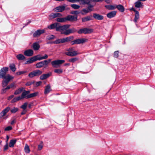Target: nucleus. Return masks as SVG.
<instances>
[{"instance_id":"nucleus-40","label":"nucleus","mask_w":155,"mask_h":155,"mask_svg":"<svg viewBox=\"0 0 155 155\" xmlns=\"http://www.w3.org/2000/svg\"><path fill=\"white\" fill-rule=\"evenodd\" d=\"M54 38V36L53 35H51L47 36L46 38V39L47 40H50L53 39Z\"/></svg>"},{"instance_id":"nucleus-56","label":"nucleus","mask_w":155,"mask_h":155,"mask_svg":"<svg viewBox=\"0 0 155 155\" xmlns=\"http://www.w3.org/2000/svg\"><path fill=\"white\" fill-rule=\"evenodd\" d=\"M7 89H8L7 88H6V87L5 88L3 89L2 91V93L3 94L5 93L6 92Z\"/></svg>"},{"instance_id":"nucleus-30","label":"nucleus","mask_w":155,"mask_h":155,"mask_svg":"<svg viewBox=\"0 0 155 155\" xmlns=\"http://www.w3.org/2000/svg\"><path fill=\"white\" fill-rule=\"evenodd\" d=\"M38 92H36L30 94L27 96V98H29L34 97L38 94Z\"/></svg>"},{"instance_id":"nucleus-26","label":"nucleus","mask_w":155,"mask_h":155,"mask_svg":"<svg viewBox=\"0 0 155 155\" xmlns=\"http://www.w3.org/2000/svg\"><path fill=\"white\" fill-rule=\"evenodd\" d=\"M56 21L59 22H64L66 21V17L64 18H58L56 19Z\"/></svg>"},{"instance_id":"nucleus-64","label":"nucleus","mask_w":155,"mask_h":155,"mask_svg":"<svg viewBox=\"0 0 155 155\" xmlns=\"http://www.w3.org/2000/svg\"><path fill=\"white\" fill-rule=\"evenodd\" d=\"M131 10H133V11H134L135 12V11H137V10H136L134 8H132L131 9Z\"/></svg>"},{"instance_id":"nucleus-24","label":"nucleus","mask_w":155,"mask_h":155,"mask_svg":"<svg viewBox=\"0 0 155 155\" xmlns=\"http://www.w3.org/2000/svg\"><path fill=\"white\" fill-rule=\"evenodd\" d=\"M120 12H123L124 11V8L123 5H116V8Z\"/></svg>"},{"instance_id":"nucleus-60","label":"nucleus","mask_w":155,"mask_h":155,"mask_svg":"<svg viewBox=\"0 0 155 155\" xmlns=\"http://www.w3.org/2000/svg\"><path fill=\"white\" fill-rule=\"evenodd\" d=\"M26 112V110H24L21 113V115H23L25 114Z\"/></svg>"},{"instance_id":"nucleus-10","label":"nucleus","mask_w":155,"mask_h":155,"mask_svg":"<svg viewBox=\"0 0 155 155\" xmlns=\"http://www.w3.org/2000/svg\"><path fill=\"white\" fill-rule=\"evenodd\" d=\"M35 61L39 60L40 61L42 60L48 58V56L46 54H45L44 56H41L40 54H38L37 55L34 56Z\"/></svg>"},{"instance_id":"nucleus-39","label":"nucleus","mask_w":155,"mask_h":155,"mask_svg":"<svg viewBox=\"0 0 155 155\" xmlns=\"http://www.w3.org/2000/svg\"><path fill=\"white\" fill-rule=\"evenodd\" d=\"M91 19V18L89 16H87L83 18L82 19V21L83 22H86L87 21L90 20Z\"/></svg>"},{"instance_id":"nucleus-2","label":"nucleus","mask_w":155,"mask_h":155,"mask_svg":"<svg viewBox=\"0 0 155 155\" xmlns=\"http://www.w3.org/2000/svg\"><path fill=\"white\" fill-rule=\"evenodd\" d=\"M70 27V25H65L61 26L59 24L58 28L57 29V31L61 32V33L62 34L68 35L77 31L76 29L74 28L68 29Z\"/></svg>"},{"instance_id":"nucleus-55","label":"nucleus","mask_w":155,"mask_h":155,"mask_svg":"<svg viewBox=\"0 0 155 155\" xmlns=\"http://www.w3.org/2000/svg\"><path fill=\"white\" fill-rule=\"evenodd\" d=\"M42 83V82L41 81L37 82L36 83V86H38L40 85Z\"/></svg>"},{"instance_id":"nucleus-12","label":"nucleus","mask_w":155,"mask_h":155,"mask_svg":"<svg viewBox=\"0 0 155 155\" xmlns=\"http://www.w3.org/2000/svg\"><path fill=\"white\" fill-rule=\"evenodd\" d=\"M59 23H55L48 26V28L50 29H55L56 30L58 28Z\"/></svg>"},{"instance_id":"nucleus-15","label":"nucleus","mask_w":155,"mask_h":155,"mask_svg":"<svg viewBox=\"0 0 155 155\" xmlns=\"http://www.w3.org/2000/svg\"><path fill=\"white\" fill-rule=\"evenodd\" d=\"M65 8L64 6H59L54 8V10L56 12H62L64 10Z\"/></svg>"},{"instance_id":"nucleus-28","label":"nucleus","mask_w":155,"mask_h":155,"mask_svg":"<svg viewBox=\"0 0 155 155\" xmlns=\"http://www.w3.org/2000/svg\"><path fill=\"white\" fill-rule=\"evenodd\" d=\"M16 141L17 140L16 139H13L10 140L9 143V147H13L14 144L16 143Z\"/></svg>"},{"instance_id":"nucleus-6","label":"nucleus","mask_w":155,"mask_h":155,"mask_svg":"<svg viewBox=\"0 0 155 155\" xmlns=\"http://www.w3.org/2000/svg\"><path fill=\"white\" fill-rule=\"evenodd\" d=\"M67 51L65 52V54L67 55L70 56H74L79 54L80 53L77 51H74L73 48H71L68 49Z\"/></svg>"},{"instance_id":"nucleus-45","label":"nucleus","mask_w":155,"mask_h":155,"mask_svg":"<svg viewBox=\"0 0 155 155\" xmlns=\"http://www.w3.org/2000/svg\"><path fill=\"white\" fill-rule=\"evenodd\" d=\"M26 71H18L16 73V74L17 75H20L21 74H23L26 73Z\"/></svg>"},{"instance_id":"nucleus-1","label":"nucleus","mask_w":155,"mask_h":155,"mask_svg":"<svg viewBox=\"0 0 155 155\" xmlns=\"http://www.w3.org/2000/svg\"><path fill=\"white\" fill-rule=\"evenodd\" d=\"M8 70L7 67H3L0 71V78L5 79L2 83V85L3 87L7 86L10 81L14 78V77L9 74H6Z\"/></svg>"},{"instance_id":"nucleus-49","label":"nucleus","mask_w":155,"mask_h":155,"mask_svg":"<svg viewBox=\"0 0 155 155\" xmlns=\"http://www.w3.org/2000/svg\"><path fill=\"white\" fill-rule=\"evenodd\" d=\"M12 129V127L11 126H9L5 129V131H9Z\"/></svg>"},{"instance_id":"nucleus-5","label":"nucleus","mask_w":155,"mask_h":155,"mask_svg":"<svg viewBox=\"0 0 155 155\" xmlns=\"http://www.w3.org/2000/svg\"><path fill=\"white\" fill-rule=\"evenodd\" d=\"M93 31L94 30L92 28H84L80 29L78 31V33L79 34H88L93 32Z\"/></svg>"},{"instance_id":"nucleus-34","label":"nucleus","mask_w":155,"mask_h":155,"mask_svg":"<svg viewBox=\"0 0 155 155\" xmlns=\"http://www.w3.org/2000/svg\"><path fill=\"white\" fill-rule=\"evenodd\" d=\"M24 150L26 153H29L30 152L29 147L27 144H26L25 145Z\"/></svg>"},{"instance_id":"nucleus-62","label":"nucleus","mask_w":155,"mask_h":155,"mask_svg":"<svg viewBox=\"0 0 155 155\" xmlns=\"http://www.w3.org/2000/svg\"><path fill=\"white\" fill-rule=\"evenodd\" d=\"M6 138H7V140H6V142L7 143H8L7 142L8 141V139L9 138V137L7 135V136H6Z\"/></svg>"},{"instance_id":"nucleus-61","label":"nucleus","mask_w":155,"mask_h":155,"mask_svg":"<svg viewBox=\"0 0 155 155\" xmlns=\"http://www.w3.org/2000/svg\"><path fill=\"white\" fill-rule=\"evenodd\" d=\"M70 65V64L69 63H66L65 64H64V66H69Z\"/></svg>"},{"instance_id":"nucleus-11","label":"nucleus","mask_w":155,"mask_h":155,"mask_svg":"<svg viewBox=\"0 0 155 155\" xmlns=\"http://www.w3.org/2000/svg\"><path fill=\"white\" fill-rule=\"evenodd\" d=\"M66 21H73L77 20V16L75 15H69L66 17Z\"/></svg>"},{"instance_id":"nucleus-59","label":"nucleus","mask_w":155,"mask_h":155,"mask_svg":"<svg viewBox=\"0 0 155 155\" xmlns=\"http://www.w3.org/2000/svg\"><path fill=\"white\" fill-rule=\"evenodd\" d=\"M16 122V121L15 120H13L11 123V124L12 125L13 124L15 123Z\"/></svg>"},{"instance_id":"nucleus-16","label":"nucleus","mask_w":155,"mask_h":155,"mask_svg":"<svg viewBox=\"0 0 155 155\" xmlns=\"http://www.w3.org/2000/svg\"><path fill=\"white\" fill-rule=\"evenodd\" d=\"M61 16H62V15L59 13H52L49 15V17L50 19Z\"/></svg>"},{"instance_id":"nucleus-36","label":"nucleus","mask_w":155,"mask_h":155,"mask_svg":"<svg viewBox=\"0 0 155 155\" xmlns=\"http://www.w3.org/2000/svg\"><path fill=\"white\" fill-rule=\"evenodd\" d=\"M71 6L72 8L75 9H78L80 7V5H77L76 4H71Z\"/></svg>"},{"instance_id":"nucleus-54","label":"nucleus","mask_w":155,"mask_h":155,"mask_svg":"<svg viewBox=\"0 0 155 155\" xmlns=\"http://www.w3.org/2000/svg\"><path fill=\"white\" fill-rule=\"evenodd\" d=\"M79 13V12H78V11H72L71 12V14H78Z\"/></svg>"},{"instance_id":"nucleus-21","label":"nucleus","mask_w":155,"mask_h":155,"mask_svg":"<svg viewBox=\"0 0 155 155\" xmlns=\"http://www.w3.org/2000/svg\"><path fill=\"white\" fill-rule=\"evenodd\" d=\"M51 91V87L49 85H48L46 87L44 93L47 94L49 93Z\"/></svg>"},{"instance_id":"nucleus-33","label":"nucleus","mask_w":155,"mask_h":155,"mask_svg":"<svg viewBox=\"0 0 155 155\" xmlns=\"http://www.w3.org/2000/svg\"><path fill=\"white\" fill-rule=\"evenodd\" d=\"M139 18V13L138 11H135V18L134 19V21L136 22H137V20Z\"/></svg>"},{"instance_id":"nucleus-35","label":"nucleus","mask_w":155,"mask_h":155,"mask_svg":"<svg viewBox=\"0 0 155 155\" xmlns=\"http://www.w3.org/2000/svg\"><path fill=\"white\" fill-rule=\"evenodd\" d=\"M63 70L61 69H56L54 70V72L58 74H61L63 72Z\"/></svg>"},{"instance_id":"nucleus-4","label":"nucleus","mask_w":155,"mask_h":155,"mask_svg":"<svg viewBox=\"0 0 155 155\" xmlns=\"http://www.w3.org/2000/svg\"><path fill=\"white\" fill-rule=\"evenodd\" d=\"M65 62L64 60H57L51 62V64L52 66L55 68L60 67L61 65Z\"/></svg>"},{"instance_id":"nucleus-32","label":"nucleus","mask_w":155,"mask_h":155,"mask_svg":"<svg viewBox=\"0 0 155 155\" xmlns=\"http://www.w3.org/2000/svg\"><path fill=\"white\" fill-rule=\"evenodd\" d=\"M35 61H36L34 57H33L28 59L27 61V64H31Z\"/></svg>"},{"instance_id":"nucleus-17","label":"nucleus","mask_w":155,"mask_h":155,"mask_svg":"<svg viewBox=\"0 0 155 155\" xmlns=\"http://www.w3.org/2000/svg\"><path fill=\"white\" fill-rule=\"evenodd\" d=\"M51 60V59H49L48 60H45L44 61H41L43 67H46L48 65V64L50 62Z\"/></svg>"},{"instance_id":"nucleus-41","label":"nucleus","mask_w":155,"mask_h":155,"mask_svg":"<svg viewBox=\"0 0 155 155\" xmlns=\"http://www.w3.org/2000/svg\"><path fill=\"white\" fill-rule=\"evenodd\" d=\"M18 110V108L17 107H14L10 110V111L12 113H15Z\"/></svg>"},{"instance_id":"nucleus-20","label":"nucleus","mask_w":155,"mask_h":155,"mask_svg":"<svg viewBox=\"0 0 155 155\" xmlns=\"http://www.w3.org/2000/svg\"><path fill=\"white\" fill-rule=\"evenodd\" d=\"M116 12L114 11L111 12L107 14V17L109 18H111L114 17L116 15Z\"/></svg>"},{"instance_id":"nucleus-31","label":"nucleus","mask_w":155,"mask_h":155,"mask_svg":"<svg viewBox=\"0 0 155 155\" xmlns=\"http://www.w3.org/2000/svg\"><path fill=\"white\" fill-rule=\"evenodd\" d=\"M24 89V88L23 87L20 88L15 91L14 94L15 95L19 94L22 92Z\"/></svg>"},{"instance_id":"nucleus-52","label":"nucleus","mask_w":155,"mask_h":155,"mask_svg":"<svg viewBox=\"0 0 155 155\" xmlns=\"http://www.w3.org/2000/svg\"><path fill=\"white\" fill-rule=\"evenodd\" d=\"M34 83V81H32V82H28L25 85L26 86H30V85H31L32 84H33Z\"/></svg>"},{"instance_id":"nucleus-42","label":"nucleus","mask_w":155,"mask_h":155,"mask_svg":"<svg viewBox=\"0 0 155 155\" xmlns=\"http://www.w3.org/2000/svg\"><path fill=\"white\" fill-rule=\"evenodd\" d=\"M87 8V9L88 10L89 12H91L93 10V6L92 5L89 4Z\"/></svg>"},{"instance_id":"nucleus-9","label":"nucleus","mask_w":155,"mask_h":155,"mask_svg":"<svg viewBox=\"0 0 155 155\" xmlns=\"http://www.w3.org/2000/svg\"><path fill=\"white\" fill-rule=\"evenodd\" d=\"M45 32V31L44 29H38L34 33L33 36L34 37H39L41 34Z\"/></svg>"},{"instance_id":"nucleus-14","label":"nucleus","mask_w":155,"mask_h":155,"mask_svg":"<svg viewBox=\"0 0 155 155\" xmlns=\"http://www.w3.org/2000/svg\"><path fill=\"white\" fill-rule=\"evenodd\" d=\"M24 54L25 55L27 56L30 57L33 55L34 51L32 49H28L24 51Z\"/></svg>"},{"instance_id":"nucleus-58","label":"nucleus","mask_w":155,"mask_h":155,"mask_svg":"<svg viewBox=\"0 0 155 155\" xmlns=\"http://www.w3.org/2000/svg\"><path fill=\"white\" fill-rule=\"evenodd\" d=\"M13 97V95H11L8 97V100H10L11 99H12Z\"/></svg>"},{"instance_id":"nucleus-48","label":"nucleus","mask_w":155,"mask_h":155,"mask_svg":"<svg viewBox=\"0 0 155 155\" xmlns=\"http://www.w3.org/2000/svg\"><path fill=\"white\" fill-rule=\"evenodd\" d=\"M43 147V145L42 143H41V144H39L38 146V150H41Z\"/></svg>"},{"instance_id":"nucleus-63","label":"nucleus","mask_w":155,"mask_h":155,"mask_svg":"<svg viewBox=\"0 0 155 155\" xmlns=\"http://www.w3.org/2000/svg\"><path fill=\"white\" fill-rule=\"evenodd\" d=\"M105 2L107 3H109L110 2V0H104Z\"/></svg>"},{"instance_id":"nucleus-43","label":"nucleus","mask_w":155,"mask_h":155,"mask_svg":"<svg viewBox=\"0 0 155 155\" xmlns=\"http://www.w3.org/2000/svg\"><path fill=\"white\" fill-rule=\"evenodd\" d=\"M78 58H71L69 60V61L70 62L74 63L75 61H78Z\"/></svg>"},{"instance_id":"nucleus-44","label":"nucleus","mask_w":155,"mask_h":155,"mask_svg":"<svg viewBox=\"0 0 155 155\" xmlns=\"http://www.w3.org/2000/svg\"><path fill=\"white\" fill-rule=\"evenodd\" d=\"M36 68H40L43 67L41 62H40L37 63L35 65Z\"/></svg>"},{"instance_id":"nucleus-23","label":"nucleus","mask_w":155,"mask_h":155,"mask_svg":"<svg viewBox=\"0 0 155 155\" xmlns=\"http://www.w3.org/2000/svg\"><path fill=\"white\" fill-rule=\"evenodd\" d=\"M33 48L36 51L39 49L40 46L38 43L35 42L34 43L33 45Z\"/></svg>"},{"instance_id":"nucleus-46","label":"nucleus","mask_w":155,"mask_h":155,"mask_svg":"<svg viewBox=\"0 0 155 155\" xmlns=\"http://www.w3.org/2000/svg\"><path fill=\"white\" fill-rule=\"evenodd\" d=\"M28 104L27 103H25L23 105H22L21 107L23 110H25Z\"/></svg>"},{"instance_id":"nucleus-19","label":"nucleus","mask_w":155,"mask_h":155,"mask_svg":"<svg viewBox=\"0 0 155 155\" xmlns=\"http://www.w3.org/2000/svg\"><path fill=\"white\" fill-rule=\"evenodd\" d=\"M135 6L137 8H143V3L138 1L135 2Z\"/></svg>"},{"instance_id":"nucleus-8","label":"nucleus","mask_w":155,"mask_h":155,"mask_svg":"<svg viewBox=\"0 0 155 155\" xmlns=\"http://www.w3.org/2000/svg\"><path fill=\"white\" fill-rule=\"evenodd\" d=\"M42 71L39 70L34 71L28 74V76L30 78H32L35 76H38L42 73Z\"/></svg>"},{"instance_id":"nucleus-25","label":"nucleus","mask_w":155,"mask_h":155,"mask_svg":"<svg viewBox=\"0 0 155 155\" xmlns=\"http://www.w3.org/2000/svg\"><path fill=\"white\" fill-rule=\"evenodd\" d=\"M30 93L29 91H25L22 94L21 97V99L24 98H27V94Z\"/></svg>"},{"instance_id":"nucleus-3","label":"nucleus","mask_w":155,"mask_h":155,"mask_svg":"<svg viewBox=\"0 0 155 155\" xmlns=\"http://www.w3.org/2000/svg\"><path fill=\"white\" fill-rule=\"evenodd\" d=\"M73 38L72 37H69L65 38L58 39L53 42V43L55 44H58L65 43L69 41Z\"/></svg>"},{"instance_id":"nucleus-50","label":"nucleus","mask_w":155,"mask_h":155,"mask_svg":"<svg viewBox=\"0 0 155 155\" xmlns=\"http://www.w3.org/2000/svg\"><path fill=\"white\" fill-rule=\"evenodd\" d=\"M119 52L118 51H115L114 53V57L116 58H117L118 57Z\"/></svg>"},{"instance_id":"nucleus-22","label":"nucleus","mask_w":155,"mask_h":155,"mask_svg":"<svg viewBox=\"0 0 155 155\" xmlns=\"http://www.w3.org/2000/svg\"><path fill=\"white\" fill-rule=\"evenodd\" d=\"M51 75V74L48 73L42 75L40 77V79L41 80H44L48 78Z\"/></svg>"},{"instance_id":"nucleus-7","label":"nucleus","mask_w":155,"mask_h":155,"mask_svg":"<svg viewBox=\"0 0 155 155\" xmlns=\"http://www.w3.org/2000/svg\"><path fill=\"white\" fill-rule=\"evenodd\" d=\"M87 41V39L86 38L78 39L73 41L71 42L72 45L74 44H83Z\"/></svg>"},{"instance_id":"nucleus-13","label":"nucleus","mask_w":155,"mask_h":155,"mask_svg":"<svg viewBox=\"0 0 155 155\" xmlns=\"http://www.w3.org/2000/svg\"><path fill=\"white\" fill-rule=\"evenodd\" d=\"M10 108L9 107H8L5 108L0 113V117L2 118L5 116L6 114L10 110Z\"/></svg>"},{"instance_id":"nucleus-57","label":"nucleus","mask_w":155,"mask_h":155,"mask_svg":"<svg viewBox=\"0 0 155 155\" xmlns=\"http://www.w3.org/2000/svg\"><path fill=\"white\" fill-rule=\"evenodd\" d=\"M68 1L72 3L77 2V0H67Z\"/></svg>"},{"instance_id":"nucleus-47","label":"nucleus","mask_w":155,"mask_h":155,"mask_svg":"<svg viewBox=\"0 0 155 155\" xmlns=\"http://www.w3.org/2000/svg\"><path fill=\"white\" fill-rule=\"evenodd\" d=\"M15 86V84L14 83H12L8 86L6 87V88H7L8 89H9L11 88H12V87Z\"/></svg>"},{"instance_id":"nucleus-18","label":"nucleus","mask_w":155,"mask_h":155,"mask_svg":"<svg viewBox=\"0 0 155 155\" xmlns=\"http://www.w3.org/2000/svg\"><path fill=\"white\" fill-rule=\"evenodd\" d=\"M93 17L96 19L98 20H102L104 19L103 16L99 14L94 13L93 14Z\"/></svg>"},{"instance_id":"nucleus-38","label":"nucleus","mask_w":155,"mask_h":155,"mask_svg":"<svg viewBox=\"0 0 155 155\" xmlns=\"http://www.w3.org/2000/svg\"><path fill=\"white\" fill-rule=\"evenodd\" d=\"M10 69L12 71H15L16 68L15 67V65L14 64H11L9 66Z\"/></svg>"},{"instance_id":"nucleus-51","label":"nucleus","mask_w":155,"mask_h":155,"mask_svg":"<svg viewBox=\"0 0 155 155\" xmlns=\"http://www.w3.org/2000/svg\"><path fill=\"white\" fill-rule=\"evenodd\" d=\"M8 143H7L6 145H5L4 148V150L5 151L8 150Z\"/></svg>"},{"instance_id":"nucleus-27","label":"nucleus","mask_w":155,"mask_h":155,"mask_svg":"<svg viewBox=\"0 0 155 155\" xmlns=\"http://www.w3.org/2000/svg\"><path fill=\"white\" fill-rule=\"evenodd\" d=\"M116 5H106L105 6L106 8L109 10H114L116 8Z\"/></svg>"},{"instance_id":"nucleus-53","label":"nucleus","mask_w":155,"mask_h":155,"mask_svg":"<svg viewBox=\"0 0 155 155\" xmlns=\"http://www.w3.org/2000/svg\"><path fill=\"white\" fill-rule=\"evenodd\" d=\"M82 11L84 12L85 13H87L89 12L88 10L87 9V8L83 9L82 10Z\"/></svg>"},{"instance_id":"nucleus-29","label":"nucleus","mask_w":155,"mask_h":155,"mask_svg":"<svg viewBox=\"0 0 155 155\" xmlns=\"http://www.w3.org/2000/svg\"><path fill=\"white\" fill-rule=\"evenodd\" d=\"M16 57L19 60H22L25 58V56L22 54H19L16 55Z\"/></svg>"},{"instance_id":"nucleus-37","label":"nucleus","mask_w":155,"mask_h":155,"mask_svg":"<svg viewBox=\"0 0 155 155\" xmlns=\"http://www.w3.org/2000/svg\"><path fill=\"white\" fill-rule=\"evenodd\" d=\"M21 99V98L20 96H18L16 97H15L12 101V103H14Z\"/></svg>"}]
</instances>
